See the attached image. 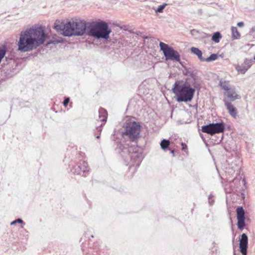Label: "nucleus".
Returning <instances> with one entry per match:
<instances>
[{
	"label": "nucleus",
	"instance_id": "nucleus-10",
	"mask_svg": "<svg viewBox=\"0 0 255 255\" xmlns=\"http://www.w3.org/2000/svg\"><path fill=\"white\" fill-rule=\"evenodd\" d=\"M75 19L67 22L64 27V35L65 36H76L75 29Z\"/></svg>",
	"mask_w": 255,
	"mask_h": 255
},
{
	"label": "nucleus",
	"instance_id": "nucleus-4",
	"mask_svg": "<svg viewBox=\"0 0 255 255\" xmlns=\"http://www.w3.org/2000/svg\"><path fill=\"white\" fill-rule=\"evenodd\" d=\"M172 91L177 96L178 102L191 101L195 93V89L190 87V85L186 83L180 84L179 81L175 83Z\"/></svg>",
	"mask_w": 255,
	"mask_h": 255
},
{
	"label": "nucleus",
	"instance_id": "nucleus-29",
	"mask_svg": "<svg viewBox=\"0 0 255 255\" xmlns=\"http://www.w3.org/2000/svg\"><path fill=\"white\" fill-rule=\"evenodd\" d=\"M255 32V25L253 26L252 28L250 29V33H254Z\"/></svg>",
	"mask_w": 255,
	"mask_h": 255
},
{
	"label": "nucleus",
	"instance_id": "nucleus-8",
	"mask_svg": "<svg viewBox=\"0 0 255 255\" xmlns=\"http://www.w3.org/2000/svg\"><path fill=\"white\" fill-rule=\"evenodd\" d=\"M237 226L240 230H243L245 226V212L242 206H238L236 209Z\"/></svg>",
	"mask_w": 255,
	"mask_h": 255
},
{
	"label": "nucleus",
	"instance_id": "nucleus-33",
	"mask_svg": "<svg viewBox=\"0 0 255 255\" xmlns=\"http://www.w3.org/2000/svg\"><path fill=\"white\" fill-rule=\"evenodd\" d=\"M213 202V201H212H212H210V200H209V202L210 203H211V202Z\"/></svg>",
	"mask_w": 255,
	"mask_h": 255
},
{
	"label": "nucleus",
	"instance_id": "nucleus-20",
	"mask_svg": "<svg viewBox=\"0 0 255 255\" xmlns=\"http://www.w3.org/2000/svg\"><path fill=\"white\" fill-rule=\"evenodd\" d=\"M219 85L226 92L232 88L230 87V83L228 81L221 80Z\"/></svg>",
	"mask_w": 255,
	"mask_h": 255
},
{
	"label": "nucleus",
	"instance_id": "nucleus-11",
	"mask_svg": "<svg viewBox=\"0 0 255 255\" xmlns=\"http://www.w3.org/2000/svg\"><path fill=\"white\" fill-rule=\"evenodd\" d=\"M248 245V237L246 234H243L240 239V250L242 255H247Z\"/></svg>",
	"mask_w": 255,
	"mask_h": 255
},
{
	"label": "nucleus",
	"instance_id": "nucleus-19",
	"mask_svg": "<svg viewBox=\"0 0 255 255\" xmlns=\"http://www.w3.org/2000/svg\"><path fill=\"white\" fill-rule=\"evenodd\" d=\"M232 37L234 39H238L240 38L241 35L238 31L236 27H232L231 28Z\"/></svg>",
	"mask_w": 255,
	"mask_h": 255
},
{
	"label": "nucleus",
	"instance_id": "nucleus-6",
	"mask_svg": "<svg viewBox=\"0 0 255 255\" xmlns=\"http://www.w3.org/2000/svg\"><path fill=\"white\" fill-rule=\"evenodd\" d=\"M160 50L163 51L166 60H171L177 62L180 61V55L178 52L162 42L159 43Z\"/></svg>",
	"mask_w": 255,
	"mask_h": 255
},
{
	"label": "nucleus",
	"instance_id": "nucleus-13",
	"mask_svg": "<svg viewBox=\"0 0 255 255\" xmlns=\"http://www.w3.org/2000/svg\"><path fill=\"white\" fill-rule=\"evenodd\" d=\"M225 105L230 115L234 118H236L237 115L236 108L234 105L227 100H224Z\"/></svg>",
	"mask_w": 255,
	"mask_h": 255
},
{
	"label": "nucleus",
	"instance_id": "nucleus-27",
	"mask_svg": "<svg viewBox=\"0 0 255 255\" xmlns=\"http://www.w3.org/2000/svg\"><path fill=\"white\" fill-rule=\"evenodd\" d=\"M185 75L187 76H192V73L189 70H187L186 73H185Z\"/></svg>",
	"mask_w": 255,
	"mask_h": 255
},
{
	"label": "nucleus",
	"instance_id": "nucleus-32",
	"mask_svg": "<svg viewBox=\"0 0 255 255\" xmlns=\"http://www.w3.org/2000/svg\"><path fill=\"white\" fill-rule=\"evenodd\" d=\"M100 138V136H99V135H98V136H97V138Z\"/></svg>",
	"mask_w": 255,
	"mask_h": 255
},
{
	"label": "nucleus",
	"instance_id": "nucleus-1",
	"mask_svg": "<svg viewBox=\"0 0 255 255\" xmlns=\"http://www.w3.org/2000/svg\"><path fill=\"white\" fill-rule=\"evenodd\" d=\"M46 38L47 35L41 26H33L20 32L18 50L21 52L31 51L43 44Z\"/></svg>",
	"mask_w": 255,
	"mask_h": 255
},
{
	"label": "nucleus",
	"instance_id": "nucleus-14",
	"mask_svg": "<svg viewBox=\"0 0 255 255\" xmlns=\"http://www.w3.org/2000/svg\"><path fill=\"white\" fill-rule=\"evenodd\" d=\"M107 115L108 113L105 109L103 108H100L99 110V118L97 119L98 123L99 122H103V124H101L100 125V127L104 125L105 122L107 121ZM98 125V123H97V125Z\"/></svg>",
	"mask_w": 255,
	"mask_h": 255
},
{
	"label": "nucleus",
	"instance_id": "nucleus-26",
	"mask_svg": "<svg viewBox=\"0 0 255 255\" xmlns=\"http://www.w3.org/2000/svg\"><path fill=\"white\" fill-rule=\"evenodd\" d=\"M69 101H70V99L69 98H66L64 99V101H63V105L65 106V107H66L68 105V104L69 103Z\"/></svg>",
	"mask_w": 255,
	"mask_h": 255
},
{
	"label": "nucleus",
	"instance_id": "nucleus-23",
	"mask_svg": "<svg viewBox=\"0 0 255 255\" xmlns=\"http://www.w3.org/2000/svg\"><path fill=\"white\" fill-rule=\"evenodd\" d=\"M218 58L217 54H212L209 57L205 58V61L210 62L216 60Z\"/></svg>",
	"mask_w": 255,
	"mask_h": 255
},
{
	"label": "nucleus",
	"instance_id": "nucleus-25",
	"mask_svg": "<svg viewBox=\"0 0 255 255\" xmlns=\"http://www.w3.org/2000/svg\"><path fill=\"white\" fill-rule=\"evenodd\" d=\"M20 223V224H23V221L21 219H17L13 221H12L10 225H13L14 224H15L16 223Z\"/></svg>",
	"mask_w": 255,
	"mask_h": 255
},
{
	"label": "nucleus",
	"instance_id": "nucleus-12",
	"mask_svg": "<svg viewBox=\"0 0 255 255\" xmlns=\"http://www.w3.org/2000/svg\"><path fill=\"white\" fill-rule=\"evenodd\" d=\"M252 65V60L246 59L244 64L236 67V70L242 74H245Z\"/></svg>",
	"mask_w": 255,
	"mask_h": 255
},
{
	"label": "nucleus",
	"instance_id": "nucleus-18",
	"mask_svg": "<svg viewBox=\"0 0 255 255\" xmlns=\"http://www.w3.org/2000/svg\"><path fill=\"white\" fill-rule=\"evenodd\" d=\"M65 24L63 22H60L59 20H56L54 23V28L57 31H62L63 34L64 35V27Z\"/></svg>",
	"mask_w": 255,
	"mask_h": 255
},
{
	"label": "nucleus",
	"instance_id": "nucleus-34",
	"mask_svg": "<svg viewBox=\"0 0 255 255\" xmlns=\"http://www.w3.org/2000/svg\"><path fill=\"white\" fill-rule=\"evenodd\" d=\"M254 59L255 60V56L254 57Z\"/></svg>",
	"mask_w": 255,
	"mask_h": 255
},
{
	"label": "nucleus",
	"instance_id": "nucleus-28",
	"mask_svg": "<svg viewBox=\"0 0 255 255\" xmlns=\"http://www.w3.org/2000/svg\"><path fill=\"white\" fill-rule=\"evenodd\" d=\"M237 25L239 27H243L244 25V23L243 22H239L237 23Z\"/></svg>",
	"mask_w": 255,
	"mask_h": 255
},
{
	"label": "nucleus",
	"instance_id": "nucleus-31",
	"mask_svg": "<svg viewBox=\"0 0 255 255\" xmlns=\"http://www.w3.org/2000/svg\"><path fill=\"white\" fill-rule=\"evenodd\" d=\"M212 197V195H210L209 197V200H210V198Z\"/></svg>",
	"mask_w": 255,
	"mask_h": 255
},
{
	"label": "nucleus",
	"instance_id": "nucleus-17",
	"mask_svg": "<svg viewBox=\"0 0 255 255\" xmlns=\"http://www.w3.org/2000/svg\"><path fill=\"white\" fill-rule=\"evenodd\" d=\"M191 51L197 55L201 61H205V58L203 57L202 52L199 48L193 47L191 48Z\"/></svg>",
	"mask_w": 255,
	"mask_h": 255
},
{
	"label": "nucleus",
	"instance_id": "nucleus-5",
	"mask_svg": "<svg viewBox=\"0 0 255 255\" xmlns=\"http://www.w3.org/2000/svg\"><path fill=\"white\" fill-rule=\"evenodd\" d=\"M140 125L135 122L127 123L125 131L123 132V137L125 140L129 139L135 142L139 137Z\"/></svg>",
	"mask_w": 255,
	"mask_h": 255
},
{
	"label": "nucleus",
	"instance_id": "nucleus-16",
	"mask_svg": "<svg viewBox=\"0 0 255 255\" xmlns=\"http://www.w3.org/2000/svg\"><path fill=\"white\" fill-rule=\"evenodd\" d=\"M78 168L80 169V171L78 174H81L83 173V176H86L87 173L89 171V168L88 167V163L84 161L81 165L78 166Z\"/></svg>",
	"mask_w": 255,
	"mask_h": 255
},
{
	"label": "nucleus",
	"instance_id": "nucleus-3",
	"mask_svg": "<svg viewBox=\"0 0 255 255\" xmlns=\"http://www.w3.org/2000/svg\"><path fill=\"white\" fill-rule=\"evenodd\" d=\"M121 155L128 161L131 160L132 164L137 165L141 162L140 154L137 152L138 147L135 145H129L128 143L118 144Z\"/></svg>",
	"mask_w": 255,
	"mask_h": 255
},
{
	"label": "nucleus",
	"instance_id": "nucleus-21",
	"mask_svg": "<svg viewBox=\"0 0 255 255\" xmlns=\"http://www.w3.org/2000/svg\"><path fill=\"white\" fill-rule=\"evenodd\" d=\"M169 145L170 141L169 140L164 139L160 142L161 148L164 150H165L169 147Z\"/></svg>",
	"mask_w": 255,
	"mask_h": 255
},
{
	"label": "nucleus",
	"instance_id": "nucleus-22",
	"mask_svg": "<svg viewBox=\"0 0 255 255\" xmlns=\"http://www.w3.org/2000/svg\"><path fill=\"white\" fill-rule=\"evenodd\" d=\"M221 38V34L219 32L214 33L212 36V40L216 43H218Z\"/></svg>",
	"mask_w": 255,
	"mask_h": 255
},
{
	"label": "nucleus",
	"instance_id": "nucleus-15",
	"mask_svg": "<svg viewBox=\"0 0 255 255\" xmlns=\"http://www.w3.org/2000/svg\"><path fill=\"white\" fill-rule=\"evenodd\" d=\"M227 97L230 99V101H234L236 99L240 98L239 96L236 93L235 88H232L230 90L227 91L225 94Z\"/></svg>",
	"mask_w": 255,
	"mask_h": 255
},
{
	"label": "nucleus",
	"instance_id": "nucleus-24",
	"mask_svg": "<svg viewBox=\"0 0 255 255\" xmlns=\"http://www.w3.org/2000/svg\"><path fill=\"white\" fill-rule=\"evenodd\" d=\"M166 5L167 4L166 3H164L159 5L155 11L156 12H162Z\"/></svg>",
	"mask_w": 255,
	"mask_h": 255
},
{
	"label": "nucleus",
	"instance_id": "nucleus-9",
	"mask_svg": "<svg viewBox=\"0 0 255 255\" xmlns=\"http://www.w3.org/2000/svg\"><path fill=\"white\" fill-rule=\"evenodd\" d=\"M75 29L76 36H82L86 33V22L84 20L75 19Z\"/></svg>",
	"mask_w": 255,
	"mask_h": 255
},
{
	"label": "nucleus",
	"instance_id": "nucleus-30",
	"mask_svg": "<svg viewBox=\"0 0 255 255\" xmlns=\"http://www.w3.org/2000/svg\"><path fill=\"white\" fill-rule=\"evenodd\" d=\"M170 152L173 154V156H174V150H171Z\"/></svg>",
	"mask_w": 255,
	"mask_h": 255
},
{
	"label": "nucleus",
	"instance_id": "nucleus-7",
	"mask_svg": "<svg viewBox=\"0 0 255 255\" xmlns=\"http://www.w3.org/2000/svg\"><path fill=\"white\" fill-rule=\"evenodd\" d=\"M202 131L210 135L223 132L225 130L223 123H212L202 127Z\"/></svg>",
	"mask_w": 255,
	"mask_h": 255
},
{
	"label": "nucleus",
	"instance_id": "nucleus-2",
	"mask_svg": "<svg viewBox=\"0 0 255 255\" xmlns=\"http://www.w3.org/2000/svg\"><path fill=\"white\" fill-rule=\"evenodd\" d=\"M111 32L108 24L104 21L92 23L86 31V34L97 39H107Z\"/></svg>",
	"mask_w": 255,
	"mask_h": 255
}]
</instances>
